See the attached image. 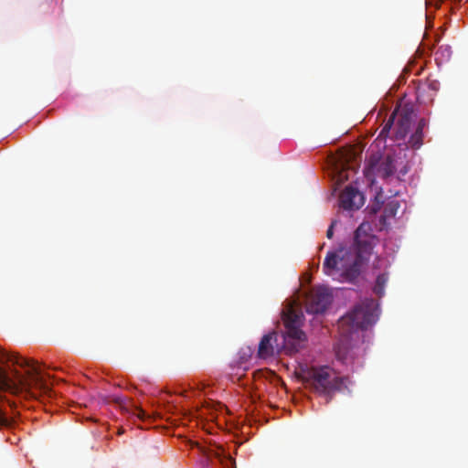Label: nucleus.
<instances>
[{"label": "nucleus", "instance_id": "obj_11", "mask_svg": "<svg viewBox=\"0 0 468 468\" xmlns=\"http://www.w3.org/2000/svg\"><path fill=\"white\" fill-rule=\"evenodd\" d=\"M440 88V82L436 80H426L425 82L419 84L417 87V99L418 101H420L421 98L424 96V93H426L427 90L431 91V94H429V101H432L433 96L436 93V91Z\"/></svg>", "mask_w": 468, "mask_h": 468}, {"label": "nucleus", "instance_id": "obj_8", "mask_svg": "<svg viewBox=\"0 0 468 468\" xmlns=\"http://www.w3.org/2000/svg\"><path fill=\"white\" fill-rule=\"evenodd\" d=\"M399 159L391 154H387L379 160L371 157L366 169V175L368 176L370 173H373L383 179H388L395 174Z\"/></svg>", "mask_w": 468, "mask_h": 468}, {"label": "nucleus", "instance_id": "obj_21", "mask_svg": "<svg viewBox=\"0 0 468 468\" xmlns=\"http://www.w3.org/2000/svg\"><path fill=\"white\" fill-rule=\"evenodd\" d=\"M228 461L230 463V464L233 463V460L230 457L228 458Z\"/></svg>", "mask_w": 468, "mask_h": 468}, {"label": "nucleus", "instance_id": "obj_16", "mask_svg": "<svg viewBox=\"0 0 468 468\" xmlns=\"http://www.w3.org/2000/svg\"><path fill=\"white\" fill-rule=\"evenodd\" d=\"M427 126V122L425 119H420L419 121V123H418V126H417V131H420V132H422L423 133V129Z\"/></svg>", "mask_w": 468, "mask_h": 468}, {"label": "nucleus", "instance_id": "obj_17", "mask_svg": "<svg viewBox=\"0 0 468 468\" xmlns=\"http://www.w3.org/2000/svg\"><path fill=\"white\" fill-rule=\"evenodd\" d=\"M335 225V221H333L331 225L329 226L327 231H326V237L328 239H332L334 236V227Z\"/></svg>", "mask_w": 468, "mask_h": 468}, {"label": "nucleus", "instance_id": "obj_10", "mask_svg": "<svg viewBox=\"0 0 468 468\" xmlns=\"http://www.w3.org/2000/svg\"><path fill=\"white\" fill-rule=\"evenodd\" d=\"M340 207L346 210H356L364 205V196L356 188L348 186L339 197Z\"/></svg>", "mask_w": 468, "mask_h": 468}, {"label": "nucleus", "instance_id": "obj_18", "mask_svg": "<svg viewBox=\"0 0 468 468\" xmlns=\"http://www.w3.org/2000/svg\"><path fill=\"white\" fill-rule=\"evenodd\" d=\"M8 424V420L5 417V413L0 409V426H5Z\"/></svg>", "mask_w": 468, "mask_h": 468}, {"label": "nucleus", "instance_id": "obj_13", "mask_svg": "<svg viewBox=\"0 0 468 468\" xmlns=\"http://www.w3.org/2000/svg\"><path fill=\"white\" fill-rule=\"evenodd\" d=\"M388 282V276L385 273L379 274L376 279V284L374 286V292L381 297L384 294L385 285Z\"/></svg>", "mask_w": 468, "mask_h": 468}, {"label": "nucleus", "instance_id": "obj_3", "mask_svg": "<svg viewBox=\"0 0 468 468\" xmlns=\"http://www.w3.org/2000/svg\"><path fill=\"white\" fill-rule=\"evenodd\" d=\"M298 377L317 393L327 396V402L335 392L341 390L343 386L342 378L329 367H301Z\"/></svg>", "mask_w": 468, "mask_h": 468}, {"label": "nucleus", "instance_id": "obj_9", "mask_svg": "<svg viewBox=\"0 0 468 468\" xmlns=\"http://www.w3.org/2000/svg\"><path fill=\"white\" fill-rule=\"evenodd\" d=\"M332 293L325 287H318L313 291L306 303V311L310 314H322L330 305Z\"/></svg>", "mask_w": 468, "mask_h": 468}, {"label": "nucleus", "instance_id": "obj_1", "mask_svg": "<svg viewBox=\"0 0 468 468\" xmlns=\"http://www.w3.org/2000/svg\"><path fill=\"white\" fill-rule=\"evenodd\" d=\"M371 230L369 223H361L354 233L352 246L328 251L323 263L324 274L342 282H355L374 247L376 236Z\"/></svg>", "mask_w": 468, "mask_h": 468}, {"label": "nucleus", "instance_id": "obj_12", "mask_svg": "<svg viewBox=\"0 0 468 468\" xmlns=\"http://www.w3.org/2000/svg\"><path fill=\"white\" fill-rule=\"evenodd\" d=\"M237 356V358L231 362L230 367H232L233 370L242 369V371H246L248 369L247 364L251 357L250 348H241Z\"/></svg>", "mask_w": 468, "mask_h": 468}, {"label": "nucleus", "instance_id": "obj_20", "mask_svg": "<svg viewBox=\"0 0 468 468\" xmlns=\"http://www.w3.org/2000/svg\"><path fill=\"white\" fill-rule=\"evenodd\" d=\"M399 173H400L402 176L406 175V174L408 173V169L406 168V166H403V167L400 169Z\"/></svg>", "mask_w": 468, "mask_h": 468}, {"label": "nucleus", "instance_id": "obj_19", "mask_svg": "<svg viewBox=\"0 0 468 468\" xmlns=\"http://www.w3.org/2000/svg\"><path fill=\"white\" fill-rule=\"evenodd\" d=\"M138 417L143 419L145 416V412L142 409H138Z\"/></svg>", "mask_w": 468, "mask_h": 468}, {"label": "nucleus", "instance_id": "obj_15", "mask_svg": "<svg viewBox=\"0 0 468 468\" xmlns=\"http://www.w3.org/2000/svg\"><path fill=\"white\" fill-rule=\"evenodd\" d=\"M399 207V204L398 201H391L388 203V205L385 207L384 212L388 217H394L397 213Z\"/></svg>", "mask_w": 468, "mask_h": 468}, {"label": "nucleus", "instance_id": "obj_5", "mask_svg": "<svg viewBox=\"0 0 468 468\" xmlns=\"http://www.w3.org/2000/svg\"><path fill=\"white\" fill-rule=\"evenodd\" d=\"M303 317V314L296 312L292 307L283 314V324L286 331L281 338L283 344H287L292 351H300L304 347L307 341L305 333L301 329Z\"/></svg>", "mask_w": 468, "mask_h": 468}, {"label": "nucleus", "instance_id": "obj_14", "mask_svg": "<svg viewBox=\"0 0 468 468\" xmlns=\"http://www.w3.org/2000/svg\"><path fill=\"white\" fill-rule=\"evenodd\" d=\"M423 140V133L420 131H415V133L410 136L409 144L413 148H420L422 145Z\"/></svg>", "mask_w": 468, "mask_h": 468}, {"label": "nucleus", "instance_id": "obj_7", "mask_svg": "<svg viewBox=\"0 0 468 468\" xmlns=\"http://www.w3.org/2000/svg\"><path fill=\"white\" fill-rule=\"evenodd\" d=\"M281 336L282 335H279L276 331L264 335L259 344L258 356L261 359H267L279 356L282 351L289 355L298 352L292 351L287 344H283Z\"/></svg>", "mask_w": 468, "mask_h": 468}, {"label": "nucleus", "instance_id": "obj_4", "mask_svg": "<svg viewBox=\"0 0 468 468\" xmlns=\"http://www.w3.org/2000/svg\"><path fill=\"white\" fill-rule=\"evenodd\" d=\"M378 303L374 299H366L342 316L338 327L344 336H348L358 329H367L378 317Z\"/></svg>", "mask_w": 468, "mask_h": 468}, {"label": "nucleus", "instance_id": "obj_2", "mask_svg": "<svg viewBox=\"0 0 468 468\" xmlns=\"http://www.w3.org/2000/svg\"><path fill=\"white\" fill-rule=\"evenodd\" d=\"M33 388L49 391L37 361L0 349V389L26 391L37 397Z\"/></svg>", "mask_w": 468, "mask_h": 468}, {"label": "nucleus", "instance_id": "obj_6", "mask_svg": "<svg viewBox=\"0 0 468 468\" xmlns=\"http://www.w3.org/2000/svg\"><path fill=\"white\" fill-rule=\"evenodd\" d=\"M414 116L413 109L405 106L399 113L398 120L395 122L397 112H393L383 126L380 135H388L391 130H393L396 139H404L410 131Z\"/></svg>", "mask_w": 468, "mask_h": 468}]
</instances>
